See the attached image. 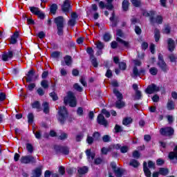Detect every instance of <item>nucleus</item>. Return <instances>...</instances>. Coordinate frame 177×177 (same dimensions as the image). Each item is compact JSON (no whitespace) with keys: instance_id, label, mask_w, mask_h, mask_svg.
I'll use <instances>...</instances> for the list:
<instances>
[{"instance_id":"e433bc0d","label":"nucleus","mask_w":177,"mask_h":177,"mask_svg":"<svg viewBox=\"0 0 177 177\" xmlns=\"http://www.w3.org/2000/svg\"><path fill=\"white\" fill-rule=\"evenodd\" d=\"M167 109H168V110H174V109H175V104H174V101H172V100L168 101Z\"/></svg>"},{"instance_id":"9b49d317","label":"nucleus","mask_w":177,"mask_h":177,"mask_svg":"<svg viewBox=\"0 0 177 177\" xmlns=\"http://www.w3.org/2000/svg\"><path fill=\"white\" fill-rule=\"evenodd\" d=\"M107 3L104 4V2L100 1L99 3V6L101 8V9H103L106 8L109 10H111L113 9V4H111V2H113V0H106Z\"/></svg>"},{"instance_id":"052dcab7","label":"nucleus","mask_w":177,"mask_h":177,"mask_svg":"<svg viewBox=\"0 0 177 177\" xmlns=\"http://www.w3.org/2000/svg\"><path fill=\"white\" fill-rule=\"evenodd\" d=\"M68 135L66 133H62L59 136V139L61 140H64L65 139H67Z\"/></svg>"},{"instance_id":"338daca9","label":"nucleus","mask_w":177,"mask_h":177,"mask_svg":"<svg viewBox=\"0 0 177 177\" xmlns=\"http://www.w3.org/2000/svg\"><path fill=\"white\" fill-rule=\"evenodd\" d=\"M133 158H139L140 157V153H139V151H135L133 153Z\"/></svg>"},{"instance_id":"de8ad7c7","label":"nucleus","mask_w":177,"mask_h":177,"mask_svg":"<svg viewBox=\"0 0 177 177\" xmlns=\"http://www.w3.org/2000/svg\"><path fill=\"white\" fill-rule=\"evenodd\" d=\"M59 56H60V53H59L58 51H55L51 53V57L53 59H57V57H59Z\"/></svg>"},{"instance_id":"37998d69","label":"nucleus","mask_w":177,"mask_h":177,"mask_svg":"<svg viewBox=\"0 0 177 177\" xmlns=\"http://www.w3.org/2000/svg\"><path fill=\"white\" fill-rule=\"evenodd\" d=\"M131 2L136 8L140 6V0H131Z\"/></svg>"},{"instance_id":"a19ab883","label":"nucleus","mask_w":177,"mask_h":177,"mask_svg":"<svg viewBox=\"0 0 177 177\" xmlns=\"http://www.w3.org/2000/svg\"><path fill=\"white\" fill-rule=\"evenodd\" d=\"M135 99L136 100H139L142 99V92H140V91L136 90Z\"/></svg>"},{"instance_id":"603ef678","label":"nucleus","mask_w":177,"mask_h":177,"mask_svg":"<svg viewBox=\"0 0 177 177\" xmlns=\"http://www.w3.org/2000/svg\"><path fill=\"white\" fill-rule=\"evenodd\" d=\"M46 34L44 31L39 32L37 36L40 38V39H43V38H45Z\"/></svg>"},{"instance_id":"49530a36","label":"nucleus","mask_w":177,"mask_h":177,"mask_svg":"<svg viewBox=\"0 0 177 177\" xmlns=\"http://www.w3.org/2000/svg\"><path fill=\"white\" fill-rule=\"evenodd\" d=\"M111 39V35L109 33H106L104 35V40L106 41V42H109V41H110Z\"/></svg>"},{"instance_id":"ea45409f","label":"nucleus","mask_w":177,"mask_h":177,"mask_svg":"<svg viewBox=\"0 0 177 177\" xmlns=\"http://www.w3.org/2000/svg\"><path fill=\"white\" fill-rule=\"evenodd\" d=\"M64 62H65V64H66V66H70L71 64V57L68 55L64 57Z\"/></svg>"},{"instance_id":"72a5a7b5","label":"nucleus","mask_w":177,"mask_h":177,"mask_svg":"<svg viewBox=\"0 0 177 177\" xmlns=\"http://www.w3.org/2000/svg\"><path fill=\"white\" fill-rule=\"evenodd\" d=\"M30 10L33 15H37L41 10H39V8H35V7H30Z\"/></svg>"},{"instance_id":"ddd939ff","label":"nucleus","mask_w":177,"mask_h":177,"mask_svg":"<svg viewBox=\"0 0 177 177\" xmlns=\"http://www.w3.org/2000/svg\"><path fill=\"white\" fill-rule=\"evenodd\" d=\"M162 16L158 15L156 17H151L150 23H151V24H162Z\"/></svg>"},{"instance_id":"f257e3e1","label":"nucleus","mask_w":177,"mask_h":177,"mask_svg":"<svg viewBox=\"0 0 177 177\" xmlns=\"http://www.w3.org/2000/svg\"><path fill=\"white\" fill-rule=\"evenodd\" d=\"M64 103L65 104H69L71 107H75L77 106V99H75V96H74L73 92L69 91L68 93L67 97H64Z\"/></svg>"},{"instance_id":"09e8293b","label":"nucleus","mask_w":177,"mask_h":177,"mask_svg":"<svg viewBox=\"0 0 177 177\" xmlns=\"http://www.w3.org/2000/svg\"><path fill=\"white\" fill-rule=\"evenodd\" d=\"M91 60L93 66L94 67H97V61L96 60V58H95L94 57H91Z\"/></svg>"},{"instance_id":"dca6fc26","label":"nucleus","mask_w":177,"mask_h":177,"mask_svg":"<svg viewBox=\"0 0 177 177\" xmlns=\"http://www.w3.org/2000/svg\"><path fill=\"white\" fill-rule=\"evenodd\" d=\"M167 45L169 52H174V49H175V41L171 38L168 39Z\"/></svg>"},{"instance_id":"cd10ccee","label":"nucleus","mask_w":177,"mask_h":177,"mask_svg":"<svg viewBox=\"0 0 177 177\" xmlns=\"http://www.w3.org/2000/svg\"><path fill=\"white\" fill-rule=\"evenodd\" d=\"M34 75V70H30L28 73V77L26 78L27 82H31L32 81V76Z\"/></svg>"},{"instance_id":"412c9836","label":"nucleus","mask_w":177,"mask_h":177,"mask_svg":"<svg viewBox=\"0 0 177 177\" xmlns=\"http://www.w3.org/2000/svg\"><path fill=\"white\" fill-rule=\"evenodd\" d=\"M170 160H176L177 161V146H176L174 151L169 154Z\"/></svg>"},{"instance_id":"8fccbe9b","label":"nucleus","mask_w":177,"mask_h":177,"mask_svg":"<svg viewBox=\"0 0 177 177\" xmlns=\"http://www.w3.org/2000/svg\"><path fill=\"white\" fill-rule=\"evenodd\" d=\"M77 115H80V116L84 115V109H82V107L77 108Z\"/></svg>"},{"instance_id":"0eeeda50","label":"nucleus","mask_w":177,"mask_h":177,"mask_svg":"<svg viewBox=\"0 0 177 177\" xmlns=\"http://www.w3.org/2000/svg\"><path fill=\"white\" fill-rule=\"evenodd\" d=\"M160 91V87L157 86V85L152 84L147 86L145 90L146 93L149 95H151L153 93H156Z\"/></svg>"},{"instance_id":"20e7f679","label":"nucleus","mask_w":177,"mask_h":177,"mask_svg":"<svg viewBox=\"0 0 177 177\" xmlns=\"http://www.w3.org/2000/svg\"><path fill=\"white\" fill-rule=\"evenodd\" d=\"M116 41H118V42H120V44H122V45H124L125 48H131V42L122 40V39H121L122 38V37H124V33L122 32V30L118 29L116 31Z\"/></svg>"},{"instance_id":"f3484780","label":"nucleus","mask_w":177,"mask_h":177,"mask_svg":"<svg viewBox=\"0 0 177 177\" xmlns=\"http://www.w3.org/2000/svg\"><path fill=\"white\" fill-rule=\"evenodd\" d=\"M55 149L57 151L60 150L63 153V154H65L66 156H68V154L70 153V148H68V147H62L60 148V147L56 146Z\"/></svg>"},{"instance_id":"0e129e2a","label":"nucleus","mask_w":177,"mask_h":177,"mask_svg":"<svg viewBox=\"0 0 177 177\" xmlns=\"http://www.w3.org/2000/svg\"><path fill=\"white\" fill-rule=\"evenodd\" d=\"M50 97H52L53 100H57V95H56V93L53 92L50 93Z\"/></svg>"},{"instance_id":"1a4fd4ad","label":"nucleus","mask_w":177,"mask_h":177,"mask_svg":"<svg viewBox=\"0 0 177 177\" xmlns=\"http://www.w3.org/2000/svg\"><path fill=\"white\" fill-rule=\"evenodd\" d=\"M160 132L164 136H171L174 133V130L172 127H165L160 129Z\"/></svg>"},{"instance_id":"b1692460","label":"nucleus","mask_w":177,"mask_h":177,"mask_svg":"<svg viewBox=\"0 0 177 177\" xmlns=\"http://www.w3.org/2000/svg\"><path fill=\"white\" fill-rule=\"evenodd\" d=\"M41 106L44 113H45V114H48V113H49V103L44 102Z\"/></svg>"},{"instance_id":"3c124183","label":"nucleus","mask_w":177,"mask_h":177,"mask_svg":"<svg viewBox=\"0 0 177 177\" xmlns=\"http://www.w3.org/2000/svg\"><path fill=\"white\" fill-rule=\"evenodd\" d=\"M37 92L39 96H44L45 95V91H44V89H42V88H39L37 90Z\"/></svg>"},{"instance_id":"58836bf2","label":"nucleus","mask_w":177,"mask_h":177,"mask_svg":"<svg viewBox=\"0 0 177 177\" xmlns=\"http://www.w3.org/2000/svg\"><path fill=\"white\" fill-rule=\"evenodd\" d=\"M123 125H129V124L132 123V118H126L123 120Z\"/></svg>"},{"instance_id":"aec40b11","label":"nucleus","mask_w":177,"mask_h":177,"mask_svg":"<svg viewBox=\"0 0 177 177\" xmlns=\"http://www.w3.org/2000/svg\"><path fill=\"white\" fill-rule=\"evenodd\" d=\"M110 20L111 23V27H116L118 19H117V17H115V15L114 13L112 14V16L110 17Z\"/></svg>"},{"instance_id":"a211bd4d","label":"nucleus","mask_w":177,"mask_h":177,"mask_svg":"<svg viewBox=\"0 0 177 177\" xmlns=\"http://www.w3.org/2000/svg\"><path fill=\"white\" fill-rule=\"evenodd\" d=\"M143 171L145 176L151 177V171H150L149 167H147V162H144L143 163Z\"/></svg>"},{"instance_id":"774afa93","label":"nucleus","mask_w":177,"mask_h":177,"mask_svg":"<svg viewBox=\"0 0 177 177\" xmlns=\"http://www.w3.org/2000/svg\"><path fill=\"white\" fill-rule=\"evenodd\" d=\"M26 149L29 153H32V145L31 144H27Z\"/></svg>"},{"instance_id":"a18cd8bd","label":"nucleus","mask_w":177,"mask_h":177,"mask_svg":"<svg viewBox=\"0 0 177 177\" xmlns=\"http://www.w3.org/2000/svg\"><path fill=\"white\" fill-rule=\"evenodd\" d=\"M73 88L75 89V91H77V92H82V91H84L82 87H81V86L77 83L74 84Z\"/></svg>"},{"instance_id":"6e6d98bb","label":"nucleus","mask_w":177,"mask_h":177,"mask_svg":"<svg viewBox=\"0 0 177 177\" xmlns=\"http://www.w3.org/2000/svg\"><path fill=\"white\" fill-rule=\"evenodd\" d=\"M93 136L95 140H99L100 139V133H99V132H95Z\"/></svg>"},{"instance_id":"f8f14e48","label":"nucleus","mask_w":177,"mask_h":177,"mask_svg":"<svg viewBox=\"0 0 177 177\" xmlns=\"http://www.w3.org/2000/svg\"><path fill=\"white\" fill-rule=\"evenodd\" d=\"M62 10L65 13H68V12H71V4L70 3L69 0H66L64 2V4L62 6Z\"/></svg>"},{"instance_id":"6e6552de","label":"nucleus","mask_w":177,"mask_h":177,"mask_svg":"<svg viewBox=\"0 0 177 177\" xmlns=\"http://www.w3.org/2000/svg\"><path fill=\"white\" fill-rule=\"evenodd\" d=\"M78 19V15L75 12L71 14V19L68 21V26L70 27H74L77 24V20Z\"/></svg>"},{"instance_id":"f03ea898","label":"nucleus","mask_w":177,"mask_h":177,"mask_svg":"<svg viewBox=\"0 0 177 177\" xmlns=\"http://www.w3.org/2000/svg\"><path fill=\"white\" fill-rule=\"evenodd\" d=\"M54 21L57 26L58 35H63V29L64 28V18H63V17H57L55 19Z\"/></svg>"},{"instance_id":"4d7b16f0","label":"nucleus","mask_w":177,"mask_h":177,"mask_svg":"<svg viewBox=\"0 0 177 177\" xmlns=\"http://www.w3.org/2000/svg\"><path fill=\"white\" fill-rule=\"evenodd\" d=\"M115 131L116 133H118V132H122V127H121V126L118 125V124H116L115 126Z\"/></svg>"},{"instance_id":"a878e982","label":"nucleus","mask_w":177,"mask_h":177,"mask_svg":"<svg viewBox=\"0 0 177 177\" xmlns=\"http://www.w3.org/2000/svg\"><path fill=\"white\" fill-rule=\"evenodd\" d=\"M154 38L156 42H158L160 41V38H161V35L160 34V30L157 28L154 30Z\"/></svg>"},{"instance_id":"39448f33","label":"nucleus","mask_w":177,"mask_h":177,"mask_svg":"<svg viewBox=\"0 0 177 177\" xmlns=\"http://www.w3.org/2000/svg\"><path fill=\"white\" fill-rule=\"evenodd\" d=\"M113 93L115 95V96L118 97V101L115 103V106L117 109H122L125 106V102H124L122 100V94L118 91L116 88L113 89Z\"/></svg>"},{"instance_id":"473e14b6","label":"nucleus","mask_w":177,"mask_h":177,"mask_svg":"<svg viewBox=\"0 0 177 177\" xmlns=\"http://www.w3.org/2000/svg\"><path fill=\"white\" fill-rule=\"evenodd\" d=\"M86 154L87 156V158L93 160L95 158V153H91V149H87L86 151Z\"/></svg>"},{"instance_id":"c85d7f7f","label":"nucleus","mask_w":177,"mask_h":177,"mask_svg":"<svg viewBox=\"0 0 177 177\" xmlns=\"http://www.w3.org/2000/svg\"><path fill=\"white\" fill-rule=\"evenodd\" d=\"M32 109H36L37 110H38V111H41V104H39V102H38V101H35V102H33L32 104Z\"/></svg>"},{"instance_id":"2f4dec72","label":"nucleus","mask_w":177,"mask_h":177,"mask_svg":"<svg viewBox=\"0 0 177 177\" xmlns=\"http://www.w3.org/2000/svg\"><path fill=\"white\" fill-rule=\"evenodd\" d=\"M149 73L151 75H157L158 69L156 67H151L149 68Z\"/></svg>"},{"instance_id":"6ab92c4d","label":"nucleus","mask_w":177,"mask_h":177,"mask_svg":"<svg viewBox=\"0 0 177 177\" xmlns=\"http://www.w3.org/2000/svg\"><path fill=\"white\" fill-rule=\"evenodd\" d=\"M158 66H159L160 68H161L162 71L167 73L168 71V66H167V64L164 61H160L158 62Z\"/></svg>"},{"instance_id":"13d9d810","label":"nucleus","mask_w":177,"mask_h":177,"mask_svg":"<svg viewBox=\"0 0 177 177\" xmlns=\"http://www.w3.org/2000/svg\"><path fill=\"white\" fill-rule=\"evenodd\" d=\"M169 59H170V62H171L172 63H174V62H176V56H175V55L171 54L169 56Z\"/></svg>"},{"instance_id":"c756f323","label":"nucleus","mask_w":177,"mask_h":177,"mask_svg":"<svg viewBox=\"0 0 177 177\" xmlns=\"http://www.w3.org/2000/svg\"><path fill=\"white\" fill-rule=\"evenodd\" d=\"M129 165H131V167H133V168H138V167L139 165H140V163H139V162H138V160H136L135 159H132L130 161Z\"/></svg>"},{"instance_id":"4468645a","label":"nucleus","mask_w":177,"mask_h":177,"mask_svg":"<svg viewBox=\"0 0 177 177\" xmlns=\"http://www.w3.org/2000/svg\"><path fill=\"white\" fill-rule=\"evenodd\" d=\"M13 57V52L9 51L8 53H5L2 55V60L3 62H8V60H10Z\"/></svg>"},{"instance_id":"c03bdc74","label":"nucleus","mask_w":177,"mask_h":177,"mask_svg":"<svg viewBox=\"0 0 177 177\" xmlns=\"http://www.w3.org/2000/svg\"><path fill=\"white\" fill-rule=\"evenodd\" d=\"M33 121H34V115L32 113H29L28 115V124H32Z\"/></svg>"},{"instance_id":"864d4df0","label":"nucleus","mask_w":177,"mask_h":177,"mask_svg":"<svg viewBox=\"0 0 177 177\" xmlns=\"http://www.w3.org/2000/svg\"><path fill=\"white\" fill-rule=\"evenodd\" d=\"M119 67L120 70H126L127 68V64L125 62H120L119 64Z\"/></svg>"},{"instance_id":"423d86ee","label":"nucleus","mask_w":177,"mask_h":177,"mask_svg":"<svg viewBox=\"0 0 177 177\" xmlns=\"http://www.w3.org/2000/svg\"><path fill=\"white\" fill-rule=\"evenodd\" d=\"M145 74L146 70H145V68H141L139 71L136 66H134L133 69V73L131 74V77H133V78H137V77H140V75H145Z\"/></svg>"},{"instance_id":"2eb2a0df","label":"nucleus","mask_w":177,"mask_h":177,"mask_svg":"<svg viewBox=\"0 0 177 177\" xmlns=\"http://www.w3.org/2000/svg\"><path fill=\"white\" fill-rule=\"evenodd\" d=\"M97 122L98 124H100V125H104V127H107V120L104 118V116L103 115L100 114L97 116Z\"/></svg>"},{"instance_id":"69168bd1","label":"nucleus","mask_w":177,"mask_h":177,"mask_svg":"<svg viewBox=\"0 0 177 177\" xmlns=\"http://www.w3.org/2000/svg\"><path fill=\"white\" fill-rule=\"evenodd\" d=\"M128 150H129V148L127 146H123L120 147L121 153H127Z\"/></svg>"},{"instance_id":"5701e85b","label":"nucleus","mask_w":177,"mask_h":177,"mask_svg":"<svg viewBox=\"0 0 177 177\" xmlns=\"http://www.w3.org/2000/svg\"><path fill=\"white\" fill-rule=\"evenodd\" d=\"M17 38H19V32H15L14 35L11 37L10 44L15 45L17 42Z\"/></svg>"},{"instance_id":"680f3d73","label":"nucleus","mask_w":177,"mask_h":177,"mask_svg":"<svg viewBox=\"0 0 177 177\" xmlns=\"http://www.w3.org/2000/svg\"><path fill=\"white\" fill-rule=\"evenodd\" d=\"M102 114H104V115H105V117H106V118H109V117H110V112H109L107 110L102 109Z\"/></svg>"},{"instance_id":"79ce46f5","label":"nucleus","mask_w":177,"mask_h":177,"mask_svg":"<svg viewBox=\"0 0 177 177\" xmlns=\"http://www.w3.org/2000/svg\"><path fill=\"white\" fill-rule=\"evenodd\" d=\"M50 10L53 15H55V13H56V10H57V5L53 4L50 8Z\"/></svg>"},{"instance_id":"5fc2aeb1","label":"nucleus","mask_w":177,"mask_h":177,"mask_svg":"<svg viewBox=\"0 0 177 177\" xmlns=\"http://www.w3.org/2000/svg\"><path fill=\"white\" fill-rule=\"evenodd\" d=\"M24 17H25V19H27L28 24H35L34 20H32V19L31 18H28L27 15H24Z\"/></svg>"},{"instance_id":"393cba45","label":"nucleus","mask_w":177,"mask_h":177,"mask_svg":"<svg viewBox=\"0 0 177 177\" xmlns=\"http://www.w3.org/2000/svg\"><path fill=\"white\" fill-rule=\"evenodd\" d=\"M77 172L79 175H85V174L88 173V167H80L77 169Z\"/></svg>"},{"instance_id":"c9c22d12","label":"nucleus","mask_w":177,"mask_h":177,"mask_svg":"<svg viewBox=\"0 0 177 177\" xmlns=\"http://www.w3.org/2000/svg\"><path fill=\"white\" fill-rule=\"evenodd\" d=\"M113 171H114L116 176H118V177L122 176V174H124V170L119 169V168L114 169Z\"/></svg>"},{"instance_id":"7c9ffc66","label":"nucleus","mask_w":177,"mask_h":177,"mask_svg":"<svg viewBox=\"0 0 177 177\" xmlns=\"http://www.w3.org/2000/svg\"><path fill=\"white\" fill-rule=\"evenodd\" d=\"M128 8H129V1L128 0H124L122 2V9L125 12L128 10Z\"/></svg>"},{"instance_id":"e2e57ef3","label":"nucleus","mask_w":177,"mask_h":177,"mask_svg":"<svg viewBox=\"0 0 177 177\" xmlns=\"http://www.w3.org/2000/svg\"><path fill=\"white\" fill-rule=\"evenodd\" d=\"M148 167L150 169H154V168H156V163L153 162L152 161H149L148 162Z\"/></svg>"},{"instance_id":"4be33fe9","label":"nucleus","mask_w":177,"mask_h":177,"mask_svg":"<svg viewBox=\"0 0 177 177\" xmlns=\"http://www.w3.org/2000/svg\"><path fill=\"white\" fill-rule=\"evenodd\" d=\"M42 175V170L39 168H37L32 171V177H39Z\"/></svg>"},{"instance_id":"9d476101","label":"nucleus","mask_w":177,"mask_h":177,"mask_svg":"<svg viewBox=\"0 0 177 177\" xmlns=\"http://www.w3.org/2000/svg\"><path fill=\"white\" fill-rule=\"evenodd\" d=\"M21 162L22 164H30V162H37V160L32 156H26L21 158Z\"/></svg>"},{"instance_id":"bb28decb","label":"nucleus","mask_w":177,"mask_h":177,"mask_svg":"<svg viewBox=\"0 0 177 177\" xmlns=\"http://www.w3.org/2000/svg\"><path fill=\"white\" fill-rule=\"evenodd\" d=\"M156 15L155 11H150L149 12H147V11H145L143 12V16H145V17H149V20H151V17Z\"/></svg>"},{"instance_id":"bf43d9fd","label":"nucleus","mask_w":177,"mask_h":177,"mask_svg":"<svg viewBox=\"0 0 177 177\" xmlns=\"http://www.w3.org/2000/svg\"><path fill=\"white\" fill-rule=\"evenodd\" d=\"M97 49H102L103 48H104V45H103V43H102L101 41H97L95 44Z\"/></svg>"},{"instance_id":"f704fd0d","label":"nucleus","mask_w":177,"mask_h":177,"mask_svg":"<svg viewBox=\"0 0 177 177\" xmlns=\"http://www.w3.org/2000/svg\"><path fill=\"white\" fill-rule=\"evenodd\" d=\"M158 172L160 175H163L164 176H165L169 171H168V169L160 168Z\"/></svg>"},{"instance_id":"4c0bfd02","label":"nucleus","mask_w":177,"mask_h":177,"mask_svg":"<svg viewBox=\"0 0 177 177\" xmlns=\"http://www.w3.org/2000/svg\"><path fill=\"white\" fill-rule=\"evenodd\" d=\"M41 86H42L44 89H48V88H49V83L48 82V80H42L41 82Z\"/></svg>"},{"instance_id":"7ed1b4c3","label":"nucleus","mask_w":177,"mask_h":177,"mask_svg":"<svg viewBox=\"0 0 177 177\" xmlns=\"http://www.w3.org/2000/svg\"><path fill=\"white\" fill-rule=\"evenodd\" d=\"M68 117V113H67V109L64 106H60L58 111V120L60 124H64V121L67 120Z\"/></svg>"}]
</instances>
